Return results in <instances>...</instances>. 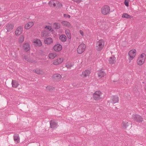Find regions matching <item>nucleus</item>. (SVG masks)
Listing matches in <instances>:
<instances>
[{"mask_svg": "<svg viewBox=\"0 0 146 146\" xmlns=\"http://www.w3.org/2000/svg\"><path fill=\"white\" fill-rule=\"evenodd\" d=\"M104 42L102 39L100 40L96 43V48L98 51L101 50L104 48Z\"/></svg>", "mask_w": 146, "mask_h": 146, "instance_id": "nucleus-1", "label": "nucleus"}, {"mask_svg": "<svg viewBox=\"0 0 146 146\" xmlns=\"http://www.w3.org/2000/svg\"><path fill=\"white\" fill-rule=\"evenodd\" d=\"M132 118L134 121L140 123L143 121V118L141 116L136 114H133L132 116Z\"/></svg>", "mask_w": 146, "mask_h": 146, "instance_id": "nucleus-2", "label": "nucleus"}, {"mask_svg": "<svg viewBox=\"0 0 146 146\" xmlns=\"http://www.w3.org/2000/svg\"><path fill=\"white\" fill-rule=\"evenodd\" d=\"M102 94L99 91H97L95 92L93 94V97L94 99L96 100H98L102 98L101 95Z\"/></svg>", "mask_w": 146, "mask_h": 146, "instance_id": "nucleus-3", "label": "nucleus"}, {"mask_svg": "<svg viewBox=\"0 0 146 146\" xmlns=\"http://www.w3.org/2000/svg\"><path fill=\"white\" fill-rule=\"evenodd\" d=\"M110 10V7L109 6L105 5L102 8L101 12L103 15H106L109 13Z\"/></svg>", "mask_w": 146, "mask_h": 146, "instance_id": "nucleus-4", "label": "nucleus"}, {"mask_svg": "<svg viewBox=\"0 0 146 146\" xmlns=\"http://www.w3.org/2000/svg\"><path fill=\"white\" fill-rule=\"evenodd\" d=\"M86 46L84 44H81L78 46L77 49L78 53L79 54H82L85 50Z\"/></svg>", "mask_w": 146, "mask_h": 146, "instance_id": "nucleus-5", "label": "nucleus"}, {"mask_svg": "<svg viewBox=\"0 0 146 146\" xmlns=\"http://www.w3.org/2000/svg\"><path fill=\"white\" fill-rule=\"evenodd\" d=\"M136 52V51L135 49L131 50L129 52L128 55L129 56V60H131L133 59L135 57Z\"/></svg>", "mask_w": 146, "mask_h": 146, "instance_id": "nucleus-6", "label": "nucleus"}, {"mask_svg": "<svg viewBox=\"0 0 146 146\" xmlns=\"http://www.w3.org/2000/svg\"><path fill=\"white\" fill-rule=\"evenodd\" d=\"M14 27V25L12 23H8L5 25V29L7 30V31L9 32L11 31Z\"/></svg>", "mask_w": 146, "mask_h": 146, "instance_id": "nucleus-7", "label": "nucleus"}, {"mask_svg": "<svg viewBox=\"0 0 146 146\" xmlns=\"http://www.w3.org/2000/svg\"><path fill=\"white\" fill-rule=\"evenodd\" d=\"M53 48L55 51L59 52L62 50V46L60 44H57L54 46Z\"/></svg>", "mask_w": 146, "mask_h": 146, "instance_id": "nucleus-8", "label": "nucleus"}, {"mask_svg": "<svg viewBox=\"0 0 146 146\" xmlns=\"http://www.w3.org/2000/svg\"><path fill=\"white\" fill-rule=\"evenodd\" d=\"M111 99L112 101V102L113 104H115L118 102L119 101V98L116 96H111Z\"/></svg>", "mask_w": 146, "mask_h": 146, "instance_id": "nucleus-9", "label": "nucleus"}, {"mask_svg": "<svg viewBox=\"0 0 146 146\" xmlns=\"http://www.w3.org/2000/svg\"><path fill=\"white\" fill-rule=\"evenodd\" d=\"M23 48L25 52H27L30 49V45L28 43H25L23 44Z\"/></svg>", "mask_w": 146, "mask_h": 146, "instance_id": "nucleus-10", "label": "nucleus"}, {"mask_svg": "<svg viewBox=\"0 0 146 146\" xmlns=\"http://www.w3.org/2000/svg\"><path fill=\"white\" fill-rule=\"evenodd\" d=\"M63 59L62 58H59L54 60L53 64L54 65H58L62 63L63 61Z\"/></svg>", "mask_w": 146, "mask_h": 146, "instance_id": "nucleus-11", "label": "nucleus"}, {"mask_svg": "<svg viewBox=\"0 0 146 146\" xmlns=\"http://www.w3.org/2000/svg\"><path fill=\"white\" fill-rule=\"evenodd\" d=\"M23 28L22 27H19L15 31V34L17 35H21L22 32Z\"/></svg>", "mask_w": 146, "mask_h": 146, "instance_id": "nucleus-12", "label": "nucleus"}, {"mask_svg": "<svg viewBox=\"0 0 146 146\" xmlns=\"http://www.w3.org/2000/svg\"><path fill=\"white\" fill-rule=\"evenodd\" d=\"M53 42V39L51 38H46L44 40V43L47 44H50L52 43Z\"/></svg>", "mask_w": 146, "mask_h": 146, "instance_id": "nucleus-13", "label": "nucleus"}, {"mask_svg": "<svg viewBox=\"0 0 146 146\" xmlns=\"http://www.w3.org/2000/svg\"><path fill=\"white\" fill-rule=\"evenodd\" d=\"M14 140L15 143H17L20 141V138L19 135L18 134H15L13 136Z\"/></svg>", "mask_w": 146, "mask_h": 146, "instance_id": "nucleus-14", "label": "nucleus"}, {"mask_svg": "<svg viewBox=\"0 0 146 146\" xmlns=\"http://www.w3.org/2000/svg\"><path fill=\"white\" fill-rule=\"evenodd\" d=\"M12 85L13 87L17 88L19 85V84L17 81L12 80Z\"/></svg>", "mask_w": 146, "mask_h": 146, "instance_id": "nucleus-15", "label": "nucleus"}, {"mask_svg": "<svg viewBox=\"0 0 146 146\" xmlns=\"http://www.w3.org/2000/svg\"><path fill=\"white\" fill-rule=\"evenodd\" d=\"M34 44L36 46H40L42 45V42L40 40L37 39L35 40L34 41Z\"/></svg>", "mask_w": 146, "mask_h": 146, "instance_id": "nucleus-16", "label": "nucleus"}, {"mask_svg": "<svg viewBox=\"0 0 146 146\" xmlns=\"http://www.w3.org/2000/svg\"><path fill=\"white\" fill-rule=\"evenodd\" d=\"M50 126L51 128H56L57 125V123L54 121L51 120L50 122Z\"/></svg>", "mask_w": 146, "mask_h": 146, "instance_id": "nucleus-17", "label": "nucleus"}, {"mask_svg": "<svg viewBox=\"0 0 146 146\" xmlns=\"http://www.w3.org/2000/svg\"><path fill=\"white\" fill-rule=\"evenodd\" d=\"M90 70H86L82 72V75L86 77L88 76L90 73Z\"/></svg>", "mask_w": 146, "mask_h": 146, "instance_id": "nucleus-18", "label": "nucleus"}, {"mask_svg": "<svg viewBox=\"0 0 146 146\" xmlns=\"http://www.w3.org/2000/svg\"><path fill=\"white\" fill-rule=\"evenodd\" d=\"M33 22H29L25 25V28L27 29H28L31 27L33 25Z\"/></svg>", "mask_w": 146, "mask_h": 146, "instance_id": "nucleus-19", "label": "nucleus"}, {"mask_svg": "<svg viewBox=\"0 0 146 146\" xmlns=\"http://www.w3.org/2000/svg\"><path fill=\"white\" fill-rule=\"evenodd\" d=\"M49 32L48 31L44 30L42 33L41 36L43 37H46L49 36Z\"/></svg>", "mask_w": 146, "mask_h": 146, "instance_id": "nucleus-20", "label": "nucleus"}, {"mask_svg": "<svg viewBox=\"0 0 146 146\" xmlns=\"http://www.w3.org/2000/svg\"><path fill=\"white\" fill-rule=\"evenodd\" d=\"M116 58L114 57H110L109 59V63L110 64H113L115 62Z\"/></svg>", "mask_w": 146, "mask_h": 146, "instance_id": "nucleus-21", "label": "nucleus"}, {"mask_svg": "<svg viewBox=\"0 0 146 146\" xmlns=\"http://www.w3.org/2000/svg\"><path fill=\"white\" fill-rule=\"evenodd\" d=\"M144 62V58L141 59V58H139L137 61V64L138 65H141Z\"/></svg>", "mask_w": 146, "mask_h": 146, "instance_id": "nucleus-22", "label": "nucleus"}, {"mask_svg": "<svg viewBox=\"0 0 146 146\" xmlns=\"http://www.w3.org/2000/svg\"><path fill=\"white\" fill-rule=\"evenodd\" d=\"M98 77L102 78L104 77V76L106 75V73L104 71L100 70V71L98 72Z\"/></svg>", "mask_w": 146, "mask_h": 146, "instance_id": "nucleus-23", "label": "nucleus"}, {"mask_svg": "<svg viewBox=\"0 0 146 146\" xmlns=\"http://www.w3.org/2000/svg\"><path fill=\"white\" fill-rule=\"evenodd\" d=\"M59 39L62 42H64L66 41L67 38L65 35H62L60 36L59 37Z\"/></svg>", "mask_w": 146, "mask_h": 146, "instance_id": "nucleus-24", "label": "nucleus"}, {"mask_svg": "<svg viewBox=\"0 0 146 146\" xmlns=\"http://www.w3.org/2000/svg\"><path fill=\"white\" fill-rule=\"evenodd\" d=\"M65 33L66 34L68 38L70 39L71 38V35L70 30L68 29H66L65 31Z\"/></svg>", "mask_w": 146, "mask_h": 146, "instance_id": "nucleus-25", "label": "nucleus"}, {"mask_svg": "<svg viewBox=\"0 0 146 146\" xmlns=\"http://www.w3.org/2000/svg\"><path fill=\"white\" fill-rule=\"evenodd\" d=\"M62 25L67 27H69L70 25V24L69 22L67 21H62L61 22Z\"/></svg>", "mask_w": 146, "mask_h": 146, "instance_id": "nucleus-26", "label": "nucleus"}, {"mask_svg": "<svg viewBox=\"0 0 146 146\" xmlns=\"http://www.w3.org/2000/svg\"><path fill=\"white\" fill-rule=\"evenodd\" d=\"M122 17L123 18H126L130 19L133 18V17L128 15L126 13L123 14L122 16Z\"/></svg>", "mask_w": 146, "mask_h": 146, "instance_id": "nucleus-27", "label": "nucleus"}, {"mask_svg": "<svg viewBox=\"0 0 146 146\" xmlns=\"http://www.w3.org/2000/svg\"><path fill=\"white\" fill-rule=\"evenodd\" d=\"M23 58L28 62L32 63L33 62V60L30 57H28L26 55L24 56Z\"/></svg>", "mask_w": 146, "mask_h": 146, "instance_id": "nucleus-28", "label": "nucleus"}, {"mask_svg": "<svg viewBox=\"0 0 146 146\" xmlns=\"http://www.w3.org/2000/svg\"><path fill=\"white\" fill-rule=\"evenodd\" d=\"M53 26L54 29H58L60 28V24H58V23H55L53 24Z\"/></svg>", "mask_w": 146, "mask_h": 146, "instance_id": "nucleus-29", "label": "nucleus"}, {"mask_svg": "<svg viewBox=\"0 0 146 146\" xmlns=\"http://www.w3.org/2000/svg\"><path fill=\"white\" fill-rule=\"evenodd\" d=\"M56 56L55 53H50L49 54V57L50 59H53Z\"/></svg>", "mask_w": 146, "mask_h": 146, "instance_id": "nucleus-30", "label": "nucleus"}, {"mask_svg": "<svg viewBox=\"0 0 146 146\" xmlns=\"http://www.w3.org/2000/svg\"><path fill=\"white\" fill-rule=\"evenodd\" d=\"M34 71L35 72L38 74H42L43 73V72L42 70L36 69L35 70H34Z\"/></svg>", "mask_w": 146, "mask_h": 146, "instance_id": "nucleus-31", "label": "nucleus"}, {"mask_svg": "<svg viewBox=\"0 0 146 146\" xmlns=\"http://www.w3.org/2000/svg\"><path fill=\"white\" fill-rule=\"evenodd\" d=\"M54 89V87L51 86H48L46 87L47 90L50 92L52 91Z\"/></svg>", "mask_w": 146, "mask_h": 146, "instance_id": "nucleus-32", "label": "nucleus"}, {"mask_svg": "<svg viewBox=\"0 0 146 146\" xmlns=\"http://www.w3.org/2000/svg\"><path fill=\"white\" fill-rule=\"evenodd\" d=\"M122 125L123 128H127L129 126L128 123L127 122H123L122 123Z\"/></svg>", "mask_w": 146, "mask_h": 146, "instance_id": "nucleus-33", "label": "nucleus"}, {"mask_svg": "<svg viewBox=\"0 0 146 146\" xmlns=\"http://www.w3.org/2000/svg\"><path fill=\"white\" fill-rule=\"evenodd\" d=\"M53 76L56 79H59L61 78V75L59 74H55L53 75Z\"/></svg>", "mask_w": 146, "mask_h": 146, "instance_id": "nucleus-34", "label": "nucleus"}, {"mask_svg": "<svg viewBox=\"0 0 146 146\" xmlns=\"http://www.w3.org/2000/svg\"><path fill=\"white\" fill-rule=\"evenodd\" d=\"M24 38L23 36L21 35L20 36L19 39V40L20 42L21 43H22L23 42L24 40Z\"/></svg>", "mask_w": 146, "mask_h": 146, "instance_id": "nucleus-35", "label": "nucleus"}, {"mask_svg": "<svg viewBox=\"0 0 146 146\" xmlns=\"http://www.w3.org/2000/svg\"><path fill=\"white\" fill-rule=\"evenodd\" d=\"M45 29H47L49 31H52V27H51L50 26H46L45 27Z\"/></svg>", "mask_w": 146, "mask_h": 146, "instance_id": "nucleus-36", "label": "nucleus"}, {"mask_svg": "<svg viewBox=\"0 0 146 146\" xmlns=\"http://www.w3.org/2000/svg\"><path fill=\"white\" fill-rule=\"evenodd\" d=\"M56 3L57 5V7H58V8H61L62 7V4L60 2H58Z\"/></svg>", "mask_w": 146, "mask_h": 146, "instance_id": "nucleus-37", "label": "nucleus"}, {"mask_svg": "<svg viewBox=\"0 0 146 146\" xmlns=\"http://www.w3.org/2000/svg\"><path fill=\"white\" fill-rule=\"evenodd\" d=\"M125 5L127 7L129 6V1L127 0H125L124 2Z\"/></svg>", "mask_w": 146, "mask_h": 146, "instance_id": "nucleus-38", "label": "nucleus"}, {"mask_svg": "<svg viewBox=\"0 0 146 146\" xmlns=\"http://www.w3.org/2000/svg\"><path fill=\"white\" fill-rule=\"evenodd\" d=\"M64 17L66 18H70V15L66 14H64Z\"/></svg>", "mask_w": 146, "mask_h": 146, "instance_id": "nucleus-39", "label": "nucleus"}, {"mask_svg": "<svg viewBox=\"0 0 146 146\" xmlns=\"http://www.w3.org/2000/svg\"><path fill=\"white\" fill-rule=\"evenodd\" d=\"M73 66V65H72L71 64H68L66 65V66L68 68L70 69V68L71 67H72Z\"/></svg>", "mask_w": 146, "mask_h": 146, "instance_id": "nucleus-40", "label": "nucleus"}, {"mask_svg": "<svg viewBox=\"0 0 146 146\" xmlns=\"http://www.w3.org/2000/svg\"><path fill=\"white\" fill-rule=\"evenodd\" d=\"M145 54L144 53H142L141 54L140 56H139V58H141V59L143 58V57H144V55H145Z\"/></svg>", "mask_w": 146, "mask_h": 146, "instance_id": "nucleus-41", "label": "nucleus"}, {"mask_svg": "<svg viewBox=\"0 0 146 146\" xmlns=\"http://www.w3.org/2000/svg\"><path fill=\"white\" fill-rule=\"evenodd\" d=\"M80 34L82 36H83V35H84V33H83V32L82 30H80Z\"/></svg>", "mask_w": 146, "mask_h": 146, "instance_id": "nucleus-42", "label": "nucleus"}, {"mask_svg": "<svg viewBox=\"0 0 146 146\" xmlns=\"http://www.w3.org/2000/svg\"><path fill=\"white\" fill-rule=\"evenodd\" d=\"M74 1L76 2H80L82 1V0H74Z\"/></svg>", "mask_w": 146, "mask_h": 146, "instance_id": "nucleus-43", "label": "nucleus"}, {"mask_svg": "<svg viewBox=\"0 0 146 146\" xmlns=\"http://www.w3.org/2000/svg\"><path fill=\"white\" fill-rule=\"evenodd\" d=\"M53 6L54 7H55L56 6V4L55 3H54V2H53Z\"/></svg>", "mask_w": 146, "mask_h": 146, "instance_id": "nucleus-44", "label": "nucleus"}, {"mask_svg": "<svg viewBox=\"0 0 146 146\" xmlns=\"http://www.w3.org/2000/svg\"><path fill=\"white\" fill-rule=\"evenodd\" d=\"M84 129H86V128L85 127H84Z\"/></svg>", "mask_w": 146, "mask_h": 146, "instance_id": "nucleus-45", "label": "nucleus"}, {"mask_svg": "<svg viewBox=\"0 0 146 146\" xmlns=\"http://www.w3.org/2000/svg\"><path fill=\"white\" fill-rule=\"evenodd\" d=\"M51 2V1H50V2ZM50 3V2H49V3Z\"/></svg>", "mask_w": 146, "mask_h": 146, "instance_id": "nucleus-46", "label": "nucleus"}]
</instances>
